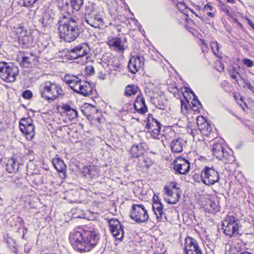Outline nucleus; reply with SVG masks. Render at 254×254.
Instances as JSON below:
<instances>
[{
	"instance_id": "nucleus-1",
	"label": "nucleus",
	"mask_w": 254,
	"mask_h": 254,
	"mask_svg": "<svg viewBox=\"0 0 254 254\" xmlns=\"http://www.w3.org/2000/svg\"><path fill=\"white\" fill-rule=\"evenodd\" d=\"M69 240L74 249L80 253L88 252L99 243V234L93 227L84 226L71 232Z\"/></svg>"
},
{
	"instance_id": "nucleus-2",
	"label": "nucleus",
	"mask_w": 254,
	"mask_h": 254,
	"mask_svg": "<svg viewBox=\"0 0 254 254\" xmlns=\"http://www.w3.org/2000/svg\"><path fill=\"white\" fill-rule=\"evenodd\" d=\"M39 93L42 98L49 102L64 95V92L60 85L50 81H46L40 85Z\"/></svg>"
},
{
	"instance_id": "nucleus-3",
	"label": "nucleus",
	"mask_w": 254,
	"mask_h": 254,
	"mask_svg": "<svg viewBox=\"0 0 254 254\" xmlns=\"http://www.w3.org/2000/svg\"><path fill=\"white\" fill-rule=\"evenodd\" d=\"M58 30L60 38L69 43L74 41L81 33L76 21L61 24L59 26Z\"/></svg>"
},
{
	"instance_id": "nucleus-4",
	"label": "nucleus",
	"mask_w": 254,
	"mask_h": 254,
	"mask_svg": "<svg viewBox=\"0 0 254 254\" xmlns=\"http://www.w3.org/2000/svg\"><path fill=\"white\" fill-rule=\"evenodd\" d=\"M19 74V68L13 63L0 62V77L6 82H13Z\"/></svg>"
},
{
	"instance_id": "nucleus-5",
	"label": "nucleus",
	"mask_w": 254,
	"mask_h": 254,
	"mask_svg": "<svg viewBox=\"0 0 254 254\" xmlns=\"http://www.w3.org/2000/svg\"><path fill=\"white\" fill-rule=\"evenodd\" d=\"M238 222V220L233 215L228 214L222 222L224 233L230 237L240 235Z\"/></svg>"
},
{
	"instance_id": "nucleus-6",
	"label": "nucleus",
	"mask_w": 254,
	"mask_h": 254,
	"mask_svg": "<svg viewBox=\"0 0 254 254\" xmlns=\"http://www.w3.org/2000/svg\"><path fill=\"white\" fill-rule=\"evenodd\" d=\"M200 177L202 182L208 186L213 185L220 180L219 173L213 167H204Z\"/></svg>"
},
{
	"instance_id": "nucleus-7",
	"label": "nucleus",
	"mask_w": 254,
	"mask_h": 254,
	"mask_svg": "<svg viewBox=\"0 0 254 254\" xmlns=\"http://www.w3.org/2000/svg\"><path fill=\"white\" fill-rule=\"evenodd\" d=\"M130 217L138 223L146 222L149 219L147 210L142 204L132 205Z\"/></svg>"
},
{
	"instance_id": "nucleus-8",
	"label": "nucleus",
	"mask_w": 254,
	"mask_h": 254,
	"mask_svg": "<svg viewBox=\"0 0 254 254\" xmlns=\"http://www.w3.org/2000/svg\"><path fill=\"white\" fill-rule=\"evenodd\" d=\"M20 131L25 134L28 140H31L35 136V126L33 124V120L30 118H23L19 121Z\"/></svg>"
},
{
	"instance_id": "nucleus-9",
	"label": "nucleus",
	"mask_w": 254,
	"mask_h": 254,
	"mask_svg": "<svg viewBox=\"0 0 254 254\" xmlns=\"http://www.w3.org/2000/svg\"><path fill=\"white\" fill-rule=\"evenodd\" d=\"M85 21L91 26L100 28L104 26L102 16L95 11H87L84 15Z\"/></svg>"
},
{
	"instance_id": "nucleus-10",
	"label": "nucleus",
	"mask_w": 254,
	"mask_h": 254,
	"mask_svg": "<svg viewBox=\"0 0 254 254\" xmlns=\"http://www.w3.org/2000/svg\"><path fill=\"white\" fill-rule=\"evenodd\" d=\"M189 160L183 157H178L174 161V169L176 174L187 175L190 170Z\"/></svg>"
},
{
	"instance_id": "nucleus-11",
	"label": "nucleus",
	"mask_w": 254,
	"mask_h": 254,
	"mask_svg": "<svg viewBox=\"0 0 254 254\" xmlns=\"http://www.w3.org/2000/svg\"><path fill=\"white\" fill-rule=\"evenodd\" d=\"M87 50L86 45L85 43H81L69 50L66 56L70 60H76L86 56Z\"/></svg>"
},
{
	"instance_id": "nucleus-12",
	"label": "nucleus",
	"mask_w": 254,
	"mask_h": 254,
	"mask_svg": "<svg viewBox=\"0 0 254 254\" xmlns=\"http://www.w3.org/2000/svg\"><path fill=\"white\" fill-rule=\"evenodd\" d=\"M108 224L110 231L114 237L119 240L123 239L124 231L120 221L116 218H112L108 221Z\"/></svg>"
},
{
	"instance_id": "nucleus-13",
	"label": "nucleus",
	"mask_w": 254,
	"mask_h": 254,
	"mask_svg": "<svg viewBox=\"0 0 254 254\" xmlns=\"http://www.w3.org/2000/svg\"><path fill=\"white\" fill-rule=\"evenodd\" d=\"M184 252L186 254H202L197 241L189 237L185 240Z\"/></svg>"
},
{
	"instance_id": "nucleus-14",
	"label": "nucleus",
	"mask_w": 254,
	"mask_h": 254,
	"mask_svg": "<svg viewBox=\"0 0 254 254\" xmlns=\"http://www.w3.org/2000/svg\"><path fill=\"white\" fill-rule=\"evenodd\" d=\"M126 42V38L111 37L108 38L107 45L115 51L123 52L126 49L125 44Z\"/></svg>"
},
{
	"instance_id": "nucleus-15",
	"label": "nucleus",
	"mask_w": 254,
	"mask_h": 254,
	"mask_svg": "<svg viewBox=\"0 0 254 254\" xmlns=\"http://www.w3.org/2000/svg\"><path fill=\"white\" fill-rule=\"evenodd\" d=\"M144 58L140 55L131 57L128 64V68L132 73L137 72L144 65Z\"/></svg>"
},
{
	"instance_id": "nucleus-16",
	"label": "nucleus",
	"mask_w": 254,
	"mask_h": 254,
	"mask_svg": "<svg viewBox=\"0 0 254 254\" xmlns=\"http://www.w3.org/2000/svg\"><path fill=\"white\" fill-rule=\"evenodd\" d=\"M145 128L147 132L158 135L160 132L161 124L155 119L152 115L149 114L147 119Z\"/></svg>"
},
{
	"instance_id": "nucleus-17",
	"label": "nucleus",
	"mask_w": 254,
	"mask_h": 254,
	"mask_svg": "<svg viewBox=\"0 0 254 254\" xmlns=\"http://www.w3.org/2000/svg\"><path fill=\"white\" fill-rule=\"evenodd\" d=\"M75 88L73 90L74 92L81 94L84 96H88L91 94L93 91V87L92 85L85 81H83L81 79L80 82L76 84V86H73Z\"/></svg>"
},
{
	"instance_id": "nucleus-18",
	"label": "nucleus",
	"mask_w": 254,
	"mask_h": 254,
	"mask_svg": "<svg viewBox=\"0 0 254 254\" xmlns=\"http://www.w3.org/2000/svg\"><path fill=\"white\" fill-rule=\"evenodd\" d=\"M164 190L166 192V196H165V201L171 204L177 203L180 199L182 191H173L172 190L167 186H165Z\"/></svg>"
},
{
	"instance_id": "nucleus-19",
	"label": "nucleus",
	"mask_w": 254,
	"mask_h": 254,
	"mask_svg": "<svg viewBox=\"0 0 254 254\" xmlns=\"http://www.w3.org/2000/svg\"><path fill=\"white\" fill-rule=\"evenodd\" d=\"M211 150L213 155L219 160L227 158L228 156V152L225 151L221 143L214 142Z\"/></svg>"
},
{
	"instance_id": "nucleus-20",
	"label": "nucleus",
	"mask_w": 254,
	"mask_h": 254,
	"mask_svg": "<svg viewBox=\"0 0 254 254\" xmlns=\"http://www.w3.org/2000/svg\"><path fill=\"white\" fill-rule=\"evenodd\" d=\"M134 161L136 163V166L142 170H148L153 164V161L147 153L136 159Z\"/></svg>"
},
{
	"instance_id": "nucleus-21",
	"label": "nucleus",
	"mask_w": 254,
	"mask_h": 254,
	"mask_svg": "<svg viewBox=\"0 0 254 254\" xmlns=\"http://www.w3.org/2000/svg\"><path fill=\"white\" fill-rule=\"evenodd\" d=\"M145 146V144L142 143L132 145L129 150L130 157L137 159L146 154L147 152Z\"/></svg>"
},
{
	"instance_id": "nucleus-22",
	"label": "nucleus",
	"mask_w": 254,
	"mask_h": 254,
	"mask_svg": "<svg viewBox=\"0 0 254 254\" xmlns=\"http://www.w3.org/2000/svg\"><path fill=\"white\" fill-rule=\"evenodd\" d=\"M133 106L136 111L139 114L143 115L148 111L145 99L141 94L137 96L135 100Z\"/></svg>"
},
{
	"instance_id": "nucleus-23",
	"label": "nucleus",
	"mask_w": 254,
	"mask_h": 254,
	"mask_svg": "<svg viewBox=\"0 0 254 254\" xmlns=\"http://www.w3.org/2000/svg\"><path fill=\"white\" fill-rule=\"evenodd\" d=\"M23 165L19 163L13 158L9 159L6 164V170L9 173H15L19 171Z\"/></svg>"
},
{
	"instance_id": "nucleus-24",
	"label": "nucleus",
	"mask_w": 254,
	"mask_h": 254,
	"mask_svg": "<svg viewBox=\"0 0 254 254\" xmlns=\"http://www.w3.org/2000/svg\"><path fill=\"white\" fill-rule=\"evenodd\" d=\"M28 33L26 30L24 33H21L18 36V42L20 45H21L23 49H26L28 48L32 44V37L30 35L27 34Z\"/></svg>"
},
{
	"instance_id": "nucleus-25",
	"label": "nucleus",
	"mask_w": 254,
	"mask_h": 254,
	"mask_svg": "<svg viewBox=\"0 0 254 254\" xmlns=\"http://www.w3.org/2000/svg\"><path fill=\"white\" fill-rule=\"evenodd\" d=\"M63 80L67 84H68L70 88L73 90L75 88L73 86H76L78 82H80L81 78L77 76H74L71 74H66L64 76Z\"/></svg>"
},
{
	"instance_id": "nucleus-26",
	"label": "nucleus",
	"mask_w": 254,
	"mask_h": 254,
	"mask_svg": "<svg viewBox=\"0 0 254 254\" xmlns=\"http://www.w3.org/2000/svg\"><path fill=\"white\" fill-rule=\"evenodd\" d=\"M184 140L181 138L174 139L171 143V148L174 153H181L183 150Z\"/></svg>"
},
{
	"instance_id": "nucleus-27",
	"label": "nucleus",
	"mask_w": 254,
	"mask_h": 254,
	"mask_svg": "<svg viewBox=\"0 0 254 254\" xmlns=\"http://www.w3.org/2000/svg\"><path fill=\"white\" fill-rule=\"evenodd\" d=\"M85 175H88L91 178L98 177L100 173V169L98 166L90 165L84 168Z\"/></svg>"
},
{
	"instance_id": "nucleus-28",
	"label": "nucleus",
	"mask_w": 254,
	"mask_h": 254,
	"mask_svg": "<svg viewBox=\"0 0 254 254\" xmlns=\"http://www.w3.org/2000/svg\"><path fill=\"white\" fill-rule=\"evenodd\" d=\"M163 204L160 201H157L153 198V203L152 204V210L158 219H161L163 214Z\"/></svg>"
},
{
	"instance_id": "nucleus-29",
	"label": "nucleus",
	"mask_w": 254,
	"mask_h": 254,
	"mask_svg": "<svg viewBox=\"0 0 254 254\" xmlns=\"http://www.w3.org/2000/svg\"><path fill=\"white\" fill-rule=\"evenodd\" d=\"M204 210L206 212L215 214L216 212L220 211V207L218 204L214 201H210L207 205L203 207Z\"/></svg>"
},
{
	"instance_id": "nucleus-30",
	"label": "nucleus",
	"mask_w": 254,
	"mask_h": 254,
	"mask_svg": "<svg viewBox=\"0 0 254 254\" xmlns=\"http://www.w3.org/2000/svg\"><path fill=\"white\" fill-rule=\"evenodd\" d=\"M52 163L58 172H64L66 168V166L63 160L59 158H55L53 159Z\"/></svg>"
},
{
	"instance_id": "nucleus-31",
	"label": "nucleus",
	"mask_w": 254,
	"mask_h": 254,
	"mask_svg": "<svg viewBox=\"0 0 254 254\" xmlns=\"http://www.w3.org/2000/svg\"><path fill=\"white\" fill-rule=\"evenodd\" d=\"M139 90V87L134 84H129L126 87L125 90V95L127 97H129L134 95L137 93Z\"/></svg>"
},
{
	"instance_id": "nucleus-32",
	"label": "nucleus",
	"mask_w": 254,
	"mask_h": 254,
	"mask_svg": "<svg viewBox=\"0 0 254 254\" xmlns=\"http://www.w3.org/2000/svg\"><path fill=\"white\" fill-rule=\"evenodd\" d=\"M33 55L31 54L29 56H24L22 57L20 63V65L24 67H28L30 66Z\"/></svg>"
},
{
	"instance_id": "nucleus-33",
	"label": "nucleus",
	"mask_w": 254,
	"mask_h": 254,
	"mask_svg": "<svg viewBox=\"0 0 254 254\" xmlns=\"http://www.w3.org/2000/svg\"><path fill=\"white\" fill-rule=\"evenodd\" d=\"M84 0H70V5L73 10L78 11L83 5Z\"/></svg>"
},
{
	"instance_id": "nucleus-34",
	"label": "nucleus",
	"mask_w": 254,
	"mask_h": 254,
	"mask_svg": "<svg viewBox=\"0 0 254 254\" xmlns=\"http://www.w3.org/2000/svg\"><path fill=\"white\" fill-rule=\"evenodd\" d=\"M70 2V0H57L58 6L64 9L68 8Z\"/></svg>"
},
{
	"instance_id": "nucleus-35",
	"label": "nucleus",
	"mask_w": 254,
	"mask_h": 254,
	"mask_svg": "<svg viewBox=\"0 0 254 254\" xmlns=\"http://www.w3.org/2000/svg\"><path fill=\"white\" fill-rule=\"evenodd\" d=\"M62 109L64 110L65 112L67 113V114H68L69 112H73V114H74V117H77L78 116V113L77 112L74 110V109L72 108L70 105L68 104H64L62 106Z\"/></svg>"
},
{
	"instance_id": "nucleus-36",
	"label": "nucleus",
	"mask_w": 254,
	"mask_h": 254,
	"mask_svg": "<svg viewBox=\"0 0 254 254\" xmlns=\"http://www.w3.org/2000/svg\"><path fill=\"white\" fill-rule=\"evenodd\" d=\"M53 19V18H51V17L49 16V15L48 13H45L42 18V22L43 25L44 26H46L47 24H50L52 21Z\"/></svg>"
},
{
	"instance_id": "nucleus-37",
	"label": "nucleus",
	"mask_w": 254,
	"mask_h": 254,
	"mask_svg": "<svg viewBox=\"0 0 254 254\" xmlns=\"http://www.w3.org/2000/svg\"><path fill=\"white\" fill-rule=\"evenodd\" d=\"M191 104L192 109L195 112L198 111V109L202 107V105L198 99L193 100Z\"/></svg>"
},
{
	"instance_id": "nucleus-38",
	"label": "nucleus",
	"mask_w": 254,
	"mask_h": 254,
	"mask_svg": "<svg viewBox=\"0 0 254 254\" xmlns=\"http://www.w3.org/2000/svg\"><path fill=\"white\" fill-rule=\"evenodd\" d=\"M210 47L212 50V52L214 55H217L219 53V44L216 41L211 42L210 43Z\"/></svg>"
},
{
	"instance_id": "nucleus-39",
	"label": "nucleus",
	"mask_w": 254,
	"mask_h": 254,
	"mask_svg": "<svg viewBox=\"0 0 254 254\" xmlns=\"http://www.w3.org/2000/svg\"><path fill=\"white\" fill-rule=\"evenodd\" d=\"M23 3L22 5L25 7H30L32 6L35 3L38 1L39 0H22Z\"/></svg>"
},
{
	"instance_id": "nucleus-40",
	"label": "nucleus",
	"mask_w": 254,
	"mask_h": 254,
	"mask_svg": "<svg viewBox=\"0 0 254 254\" xmlns=\"http://www.w3.org/2000/svg\"><path fill=\"white\" fill-rule=\"evenodd\" d=\"M32 92L29 90H26L22 93V97L24 99H29L32 97Z\"/></svg>"
},
{
	"instance_id": "nucleus-41",
	"label": "nucleus",
	"mask_w": 254,
	"mask_h": 254,
	"mask_svg": "<svg viewBox=\"0 0 254 254\" xmlns=\"http://www.w3.org/2000/svg\"><path fill=\"white\" fill-rule=\"evenodd\" d=\"M243 64L248 67H251L254 65V62L249 59H244L243 60Z\"/></svg>"
},
{
	"instance_id": "nucleus-42",
	"label": "nucleus",
	"mask_w": 254,
	"mask_h": 254,
	"mask_svg": "<svg viewBox=\"0 0 254 254\" xmlns=\"http://www.w3.org/2000/svg\"><path fill=\"white\" fill-rule=\"evenodd\" d=\"M178 184L176 182H171L170 183V184L169 185V188L171 189V190L172 189H175L176 190V191H181L180 190V188L178 187Z\"/></svg>"
},
{
	"instance_id": "nucleus-43",
	"label": "nucleus",
	"mask_w": 254,
	"mask_h": 254,
	"mask_svg": "<svg viewBox=\"0 0 254 254\" xmlns=\"http://www.w3.org/2000/svg\"><path fill=\"white\" fill-rule=\"evenodd\" d=\"M85 71L87 74L93 75L94 72V68L92 66H88L86 67Z\"/></svg>"
},
{
	"instance_id": "nucleus-44",
	"label": "nucleus",
	"mask_w": 254,
	"mask_h": 254,
	"mask_svg": "<svg viewBox=\"0 0 254 254\" xmlns=\"http://www.w3.org/2000/svg\"><path fill=\"white\" fill-rule=\"evenodd\" d=\"M156 107L161 110H164L165 108V104L163 101L159 102L157 105Z\"/></svg>"
},
{
	"instance_id": "nucleus-45",
	"label": "nucleus",
	"mask_w": 254,
	"mask_h": 254,
	"mask_svg": "<svg viewBox=\"0 0 254 254\" xmlns=\"http://www.w3.org/2000/svg\"><path fill=\"white\" fill-rule=\"evenodd\" d=\"M246 85L251 91H252L254 93V87H253L250 82H246Z\"/></svg>"
},
{
	"instance_id": "nucleus-46",
	"label": "nucleus",
	"mask_w": 254,
	"mask_h": 254,
	"mask_svg": "<svg viewBox=\"0 0 254 254\" xmlns=\"http://www.w3.org/2000/svg\"><path fill=\"white\" fill-rule=\"evenodd\" d=\"M181 108H182V109L184 108L185 109L187 110L188 109V108L187 104L186 102H185L184 101H183V100H181Z\"/></svg>"
},
{
	"instance_id": "nucleus-47",
	"label": "nucleus",
	"mask_w": 254,
	"mask_h": 254,
	"mask_svg": "<svg viewBox=\"0 0 254 254\" xmlns=\"http://www.w3.org/2000/svg\"><path fill=\"white\" fill-rule=\"evenodd\" d=\"M204 8H208L210 10H213V7L211 5L210 3H207L204 5Z\"/></svg>"
},
{
	"instance_id": "nucleus-48",
	"label": "nucleus",
	"mask_w": 254,
	"mask_h": 254,
	"mask_svg": "<svg viewBox=\"0 0 254 254\" xmlns=\"http://www.w3.org/2000/svg\"><path fill=\"white\" fill-rule=\"evenodd\" d=\"M248 23L254 30V23L249 18L247 19Z\"/></svg>"
},
{
	"instance_id": "nucleus-49",
	"label": "nucleus",
	"mask_w": 254,
	"mask_h": 254,
	"mask_svg": "<svg viewBox=\"0 0 254 254\" xmlns=\"http://www.w3.org/2000/svg\"><path fill=\"white\" fill-rule=\"evenodd\" d=\"M231 77L232 79H234L237 82H238L237 76L235 74H231Z\"/></svg>"
},
{
	"instance_id": "nucleus-50",
	"label": "nucleus",
	"mask_w": 254,
	"mask_h": 254,
	"mask_svg": "<svg viewBox=\"0 0 254 254\" xmlns=\"http://www.w3.org/2000/svg\"><path fill=\"white\" fill-rule=\"evenodd\" d=\"M186 92L190 93L192 95L194 94V92L189 87L187 88Z\"/></svg>"
},
{
	"instance_id": "nucleus-51",
	"label": "nucleus",
	"mask_w": 254,
	"mask_h": 254,
	"mask_svg": "<svg viewBox=\"0 0 254 254\" xmlns=\"http://www.w3.org/2000/svg\"><path fill=\"white\" fill-rule=\"evenodd\" d=\"M71 21H76L75 20V19L74 18L70 17V19H69V21L65 22L64 23H69V22H70Z\"/></svg>"
},
{
	"instance_id": "nucleus-52",
	"label": "nucleus",
	"mask_w": 254,
	"mask_h": 254,
	"mask_svg": "<svg viewBox=\"0 0 254 254\" xmlns=\"http://www.w3.org/2000/svg\"><path fill=\"white\" fill-rule=\"evenodd\" d=\"M10 241H13V240L11 239H6V243H7V244L8 245V246H9V244L10 243Z\"/></svg>"
},
{
	"instance_id": "nucleus-53",
	"label": "nucleus",
	"mask_w": 254,
	"mask_h": 254,
	"mask_svg": "<svg viewBox=\"0 0 254 254\" xmlns=\"http://www.w3.org/2000/svg\"><path fill=\"white\" fill-rule=\"evenodd\" d=\"M207 15L209 16H210L211 17H214V14L211 12H208L207 13Z\"/></svg>"
},
{
	"instance_id": "nucleus-54",
	"label": "nucleus",
	"mask_w": 254,
	"mask_h": 254,
	"mask_svg": "<svg viewBox=\"0 0 254 254\" xmlns=\"http://www.w3.org/2000/svg\"><path fill=\"white\" fill-rule=\"evenodd\" d=\"M68 114L70 115V116H71L73 118H76L75 117H74V114H73V112H69L68 113Z\"/></svg>"
},
{
	"instance_id": "nucleus-55",
	"label": "nucleus",
	"mask_w": 254,
	"mask_h": 254,
	"mask_svg": "<svg viewBox=\"0 0 254 254\" xmlns=\"http://www.w3.org/2000/svg\"><path fill=\"white\" fill-rule=\"evenodd\" d=\"M192 95L193 96V100L198 99L197 97L196 96V95L195 94H193Z\"/></svg>"
},
{
	"instance_id": "nucleus-56",
	"label": "nucleus",
	"mask_w": 254,
	"mask_h": 254,
	"mask_svg": "<svg viewBox=\"0 0 254 254\" xmlns=\"http://www.w3.org/2000/svg\"><path fill=\"white\" fill-rule=\"evenodd\" d=\"M227 1L228 2L233 3L235 2V0H227Z\"/></svg>"
},
{
	"instance_id": "nucleus-57",
	"label": "nucleus",
	"mask_w": 254,
	"mask_h": 254,
	"mask_svg": "<svg viewBox=\"0 0 254 254\" xmlns=\"http://www.w3.org/2000/svg\"><path fill=\"white\" fill-rule=\"evenodd\" d=\"M2 204H3V200L1 197H0V205H2Z\"/></svg>"
},
{
	"instance_id": "nucleus-58",
	"label": "nucleus",
	"mask_w": 254,
	"mask_h": 254,
	"mask_svg": "<svg viewBox=\"0 0 254 254\" xmlns=\"http://www.w3.org/2000/svg\"><path fill=\"white\" fill-rule=\"evenodd\" d=\"M189 9H190V11L192 13H193V14H194V13H195V12H194V11L193 9H190V8H189Z\"/></svg>"
},
{
	"instance_id": "nucleus-59",
	"label": "nucleus",
	"mask_w": 254,
	"mask_h": 254,
	"mask_svg": "<svg viewBox=\"0 0 254 254\" xmlns=\"http://www.w3.org/2000/svg\"><path fill=\"white\" fill-rule=\"evenodd\" d=\"M241 254H251L249 252H245V253H242Z\"/></svg>"
},
{
	"instance_id": "nucleus-60",
	"label": "nucleus",
	"mask_w": 254,
	"mask_h": 254,
	"mask_svg": "<svg viewBox=\"0 0 254 254\" xmlns=\"http://www.w3.org/2000/svg\"><path fill=\"white\" fill-rule=\"evenodd\" d=\"M194 14H195V15L196 16H197V17H199V18H201V17H199V16H198V15H197L195 12V13H194Z\"/></svg>"
},
{
	"instance_id": "nucleus-61",
	"label": "nucleus",
	"mask_w": 254,
	"mask_h": 254,
	"mask_svg": "<svg viewBox=\"0 0 254 254\" xmlns=\"http://www.w3.org/2000/svg\"><path fill=\"white\" fill-rule=\"evenodd\" d=\"M221 68H222L221 71H222V70H224V66L223 65L222 66Z\"/></svg>"
},
{
	"instance_id": "nucleus-62",
	"label": "nucleus",
	"mask_w": 254,
	"mask_h": 254,
	"mask_svg": "<svg viewBox=\"0 0 254 254\" xmlns=\"http://www.w3.org/2000/svg\"><path fill=\"white\" fill-rule=\"evenodd\" d=\"M195 176H196L197 179L199 178V175H196V174H195Z\"/></svg>"
},
{
	"instance_id": "nucleus-63",
	"label": "nucleus",
	"mask_w": 254,
	"mask_h": 254,
	"mask_svg": "<svg viewBox=\"0 0 254 254\" xmlns=\"http://www.w3.org/2000/svg\"><path fill=\"white\" fill-rule=\"evenodd\" d=\"M196 7H197V8L198 10H200V7L198 5H197Z\"/></svg>"
},
{
	"instance_id": "nucleus-64",
	"label": "nucleus",
	"mask_w": 254,
	"mask_h": 254,
	"mask_svg": "<svg viewBox=\"0 0 254 254\" xmlns=\"http://www.w3.org/2000/svg\"><path fill=\"white\" fill-rule=\"evenodd\" d=\"M89 58H90V57H89V56H86V59L87 60H88Z\"/></svg>"
}]
</instances>
